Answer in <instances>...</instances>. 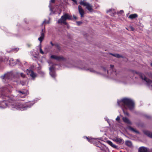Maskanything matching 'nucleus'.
Here are the masks:
<instances>
[{"label": "nucleus", "instance_id": "4be33fe9", "mask_svg": "<svg viewBox=\"0 0 152 152\" xmlns=\"http://www.w3.org/2000/svg\"><path fill=\"white\" fill-rule=\"evenodd\" d=\"M113 140L116 142L121 143L122 142V139L120 138H116L113 139Z\"/></svg>", "mask_w": 152, "mask_h": 152}, {"label": "nucleus", "instance_id": "b1692460", "mask_svg": "<svg viewBox=\"0 0 152 152\" xmlns=\"http://www.w3.org/2000/svg\"><path fill=\"white\" fill-rule=\"evenodd\" d=\"M125 144L129 147L131 146L132 145V143L131 142L129 141H126L125 142Z\"/></svg>", "mask_w": 152, "mask_h": 152}, {"label": "nucleus", "instance_id": "9b49d317", "mask_svg": "<svg viewBox=\"0 0 152 152\" xmlns=\"http://www.w3.org/2000/svg\"><path fill=\"white\" fill-rule=\"evenodd\" d=\"M29 74L28 73V74H29L33 79H34V78L36 77L37 74L36 73H34L32 71L29 70Z\"/></svg>", "mask_w": 152, "mask_h": 152}, {"label": "nucleus", "instance_id": "a211bd4d", "mask_svg": "<svg viewBox=\"0 0 152 152\" xmlns=\"http://www.w3.org/2000/svg\"><path fill=\"white\" fill-rule=\"evenodd\" d=\"M127 128L129 130H130L131 131H132L133 132L136 133L137 134L139 133V132L138 131H137V130H136V129H134L132 127H131L130 126H128L127 127Z\"/></svg>", "mask_w": 152, "mask_h": 152}, {"label": "nucleus", "instance_id": "2eb2a0df", "mask_svg": "<svg viewBox=\"0 0 152 152\" xmlns=\"http://www.w3.org/2000/svg\"><path fill=\"white\" fill-rule=\"evenodd\" d=\"M107 143L109 144L110 145L111 147L113 148H114L118 149V147L115 144H113L112 142L110 140L107 141Z\"/></svg>", "mask_w": 152, "mask_h": 152}, {"label": "nucleus", "instance_id": "a878e982", "mask_svg": "<svg viewBox=\"0 0 152 152\" xmlns=\"http://www.w3.org/2000/svg\"><path fill=\"white\" fill-rule=\"evenodd\" d=\"M110 54L111 55L118 58H119L121 57V56H120L119 54H113V53H110Z\"/></svg>", "mask_w": 152, "mask_h": 152}, {"label": "nucleus", "instance_id": "09e8293b", "mask_svg": "<svg viewBox=\"0 0 152 152\" xmlns=\"http://www.w3.org/2000/svg\"><path fill=\"white\" fill-rule=\"evenodd\" d=\"M104 71H106V69H104Z\"/></svg>", "mask_w": 152, "mask_h": 152}, {"label": "nucleus", "instance_id": "bb28decb", "mask_svg": "<svg viewBox=\"0 0 152 152\" xmlns=\"http://www.w3.org/2000/svg\"><path fill=\"white\" fill-rule=\"evenodd\" d=\"M28 83V81L27 80H23L20 81V83L23 86L25 85L27 83Z\"/></svg>", "mask_w": 152, "mask_h": 152}, {"label": "nucleus", "instance_id": "72a5a7b5", "mask_svg": "<svg viewBox=\"0 0 152 152\" xmlns=\"http://www.w3.org/2000/svg\"><path fill=\"white\" fill-rule=\"evenodd\" d=\"M44 39H38V40L40 42V44L42 42V41H43V40Z\"/></svg>", "mask_w": 152, "mask_h": 152}, {"label": "nucleus", "instance_id": "c756f323", "mask_svg": "<svg viewBox=\"0 0 152 152\" xmlns=\"http://www.w3.org/2000/svg\"><path fill=\"white\" fill-rule=\"evenodd\" d=\"M77 23V25L78 26L80 25L81 23H82V22L81 21H77L76 22Z\"/></svg>", "mask_w": 152, "mask_h": 152}, {"label": "nucleus", "instance_id": "5701e85b", "mask_svg": "<svg viewBox=\"0 0 152 152\" xmlns=\"http://www.w3.org/2000/svg\"><path fill=\"white\" fill-rule=\"evenodd\" d=\"M137 14H131L130 15L129 17V18L131 19H133L136 18H137Z\"/></svg>", "mask_w": 152, "mask_h": 152}, {"label": "nucleus", "instance_id": "f257e3e1", "mask_svg": "<svg viewBox=\"0 0 152 152\" xmlns=\"http://www.w3.org/2000/svg\"><path fill=\"white\" fill-rule=\"evenodd\" d=\"M11 99H10L9 97H6L5 100L1 102L0 104V108H5L9 106L13 110H26L28 108H30L34 103L33 101L29 102L26 103H23L17 102L12 104H8V102L10 103Z\"/></svg>", "mask_w": 152, "mask_h": 152}, {"label": "nucleus", "instance_id": "e433bc0d", "mask_svg": "<svg viewBox=\"0 0 152 152\" xmlns=\"http://www.w3.org/2000/svg\"><path fill=\"white\" fill-rule=\"evenodd\" d=\"M55 0H50V3H54L55 2Z\"/></svg>", "mask_w": 152, "mask_h": 152}, {"label": "nucleus", "instance_id": "39448f33", "mask_svg": "<svg viewBox=\"0 0 152 152\" xmlns=\"http://www.w3.org/2000/svg\"><path fill=\"white\" fill-rule=\"evenodd\" d=\"M17 93L18 97L23 98L25 97L28 94V91L25 89L22 90L21 91L16 90Z\"/></svg>", "mask_w": 152, "mask_h": 152}, {"label": "nucleus", "instance_id": "7ed1b4c3", "mask_svg": "<svg viewBox=\"0 0 152 152\" xmlns=\"http://www.w3.org/2000/svg\"><path fill=\"white\" fill-rule=\"evenodd\" d=\"M2 61H3L5 64L11 66H13L17 64H21L19 59H17L16 62L13 58H10L8 57H5L4 58H0V63Z\"/></svg>", "mask_w": 152, "mask_h": 152}, {"label": "nucleus", "instance_id": "4c0bfd02", "mask_svg": "<svg viewBox=\"0 0 152 152\" xmlns=\"http://www.w3.org/2000/svg\"><path fill=\"white\" fill-rule=\"evenodd\" d=\"M112 11V9H110V10H109L107 11V13H108V12H110L111 11Z\"/></svg>", "mask_w": 152, "mask_h": 152}, {"label": "nucleus", "instance_id": "49530a36", "mask_svg": "<svg viewBox=\"0 0 152 152\" xmlns=\"http://www.w3.org/2000/svg\"><path fill=\"white\" fill-rule=\"evenodd\" d=\"M107 73H109V71H108L107 70Z\"/></svg>", "mask_w": 152, "mask_h": 152}, {"label": "nucleus", "instance_id": "c03bdc74", "mask_svg": "<svg viewBox=\"0 0 152 152\" xmlns=\"http://www.w3.org/2000/svg\"><path fill=\"white\" fill-rule=\"evenodd\" d=\"M120 12H121V13H124V11L123 10H121L120 11Z\"/></svg>", "mask_w": 152, "mask_h": 152}, {"label": "nucleus", "instance_id": "ea45409f", "mask_svg": "<svg viewBox=\"0 0 152 152\" xmlns=\"http://www.w3.org/2000/svg\"><path fill=\"white\" fill-rule=\"evenodd\" d=\"M99 147L100 148L101 150H104V148H103V147L101 148V147Z\"/></svg>", "mask_w": 152, "mask_h": 152}, {"label": "nucleus", "instance_id": "f8f14e48", "mask_svg": "<svg viewBox=\"0 0 152 152\" xmlns=\"http://www.w3.org/2000/svg\"><path fill=\"white\" fill-rule=\"evenodd\" d=\"M140 152H147L148 151L147 148L142 146L140 147L138 149Z\"/></svg>", "mask_w": 152, "mask_h": 152}, {"label": "nucleus", "instance_id": "3c124183", "mask_svg": "<svg viewBox=\"0 0 152 152\" xmlns=\"http://www.w3.org/2000/svg\"><path fill=\"white\" fill-rule=\"evenodd\" d=\"M110 15H111V13L110 14Z\"/></svg>", "mask_w": 152, "mask_h": 152}, {"label": "nucleus", "instance_id": "6ab92c4d", "mask_svg": "<svg viewBox=\"0 0 152 152\" xmlns=\"http://www.w3.org/2000/svg\"><path fill=\"white\" fill-rule=\"evenodd\" d=\"M16 75H17L18 77L20 76L23 78L25 77L26 75L23 73H19V72H17L16 73Z\"/></svg>", "mask_w": 152, "mask_h": 152}, {"label": "nucleus", "instance_id": "20e7f679", "mask_svg": "<svg viewBox=\"0 0 152 152\" xmlns=\"http://www.w3.org/2000/svg\"><path fill=\"white\" fill-rule=\"evenodd\" d=\"M71 15H70L68 13H65L63 15L61 16L60 19H58V23H63L64 25H67L68 24L66 21V20L67 19H71Z\"/></svg>", "mask_w": 152, "mask_h": 152}, {"label": "nucleus", "instance_id": "de8ad7c7", "mask_svg": "<svg viewBox=\"0 0 152 152\" xmlns=\"http://www.w3.org/2000/svg\"><path fill=\"white\" fill-rule=\"evenodd\" d=\"M42 74L43 75L44 74V72H42Z\"/></svg>", "mask_w": 152, "mask_h": 152}, {"label": "nucleus", "instance_id": "f704fd0d", "mask_svg": "<svg viewBox=\"0 0 152 152\" xmlns=\"http://www.w3.org/2000/svg\"><path fill=\"white\" fill-rule=\"evenodd\" d=\"M120 120V118L118 116L117 118H116V120L117 121H119Z\"/></svg>", "mask_w": 152, "mask_h": 152}, {"label": "nucleus", "instance_id": "0eeeda50", "mask_svg": "<svg viewBox=\"0 0 152 152\" xmlns=\"http://www.w3.org/2000/svg\"><path fill=\"white\" fill-rule=\"evenodd\" d=\"M86 138L88 142L91 143H93L95 145H96V142H99L97 139L93 138H89L87 137H84V138Z\"/></svg>", "mask_w": 152, "mask_h": 152}, {"label": "nucleus", "instance_id": "a18cd8bd", "mask_svg": "<svg viewBox=\"0 0 152 152\" xmlns=\"http://www.w3.org/2000/svg\"><path fill=\"white\" fill-rule=\"evenodd\" d=\"M49 7H50V9H51V6H50V4L49 5Z\"/></svg>", "mask_w": 152, "mask_h": 152}, {"label": "nucleus", "instance_id": "6e6552de", "mask_svg": "<svg viewBox=\"0 0 152 152\" xmlns=\"http://www.w3.org/2000/svg\"><path fill=\"white\" fill-rule=\"evenodd\" d=\"M50 58L56 60L58 61L64 60V58L63 56H58L55 55H52L50 56Z\"/></svg>", "mask_w": 152, "mask_h": 152}, {"label": "nucleus", "instance_id": "4468645a", "mask_svg": "<svg viewBox=\"0 0 152 152\" xmlns=\"http://www.w3.org/2000/svg\"><path fill=\"white\" fill-rule=\"evenodd\" d=\"M123 121L125 123H127L129 124H131L132 123L129 121V119L126 117H123L122 118Z\"/></svg>", "mask_w": 152, "mask_h": 152}, {"label": "nucleus", "instance_id": "dca6fc26", "mask_svg": "<svg viewBox=\"0 0 152 152\" xmlns=\"http://www.w3.org/2000/svg\"><path fill=\"white\" fill-rule=\"evenodd\" d=\"M83 69L86 70L87 71H89L91 72L95 73L96 71L93 68H87L86 67H85Z\"/></svg>", "mask_w": 152, "mask_h": 152}, {"label": "nucleus", "instance_id": "aec40b11", "mask_svg": "<svg viewBox=\"0 0 152 152\" xmlns=\"http://www.w3.org/2000/svg\"><path fill=\"white\" fill-rule=\"evenodd\" d=\"M19 50V48H12L11 50H7V53H10L11 52H16Z\"/></svg>", "mask_w": 152, "mask_h": 152}, {"label": "nucleus", "instance_id": "37998d69", "mask_svg": "<svg viewBox=\"0 0 152 152\" xmlns=\"http://www.w3.org/2000/svg\"><path fill=\"white\" fill-rule=\"evenodd\" d=\"M68 67H70V68H71V67H73V66H72V65H70V66H68Z\"/></svg>", "mask_w": 152, "mask_h": 152}, {"label": "nucleus", "instance_id": "7c9ffc66", "mask_svg": "<svg viewBox=\"0 0 152 152\" xmlns=\"http://www.w3.org/2000/svg\"><path fill=\"white\" fill-rule=\"evenodd\" d=\"M40 53L42 54H43L44 53V52L42 50L41 47L40 48Z\"/></svg>", "mask_w": 152, "mask_h": 152}, {"label": "nucleus", "instance_id": "1a4fd4ad", "mask_svg": "<svg viewBox=\"0 0 152 152\" xmlns=\"http://www.w3.org/2000/svg\"><path fill=\"white\" fill-rule=\"evenodd\" d=\"M50 74L51 76L54 77L56 76V74L54 71V68L53 66H52L49 68Z\"/></svg>", "mask_w": 152, "mask_h": 152}, {"label": "nucleus", "instance_id": "79ce46f5", "mask_svg": "<svg viewBox=\"0 0 152 152\" xmlns=\"http://www.w3.org/2000/svg\"><path fill=\"white\" fill-rule=\"evenodd\" d=\"M106 120L107 121V122L109 124V125H110V123H109V119H107Z\"/></svg>", "mask_w": 152, "mask_h": 152}, {"label": "nucleus", "instance_id": "ddd939ff", "mask_svg": "<svg viewBox=\"0 0 152 152\" xmlns=\"http://www.w3.org/2000/svg\"><path fill=\"white\" fill-rule=\"evenodd\" d=\"M144 133L148 137L152 138V132L148 131L145 130L144 131Z\"/></svg>", "mask_w": 152, "mask_h": 152}, {"label": "nucleus", "instance_id": "473e14b6", "mask_svg": "<svg viewBox=\"0 0 152 152\" xmlns=\"http://www.w3.org/2000/svg\"><path fill=\"white\" fill-rule=\"evenodd\" d=\"M110 66L111 69V70L112 71L113 69V68L114 67V65H110Z\"/></svg>", "mask_w": 152, "mask_h": 152}, {"label": "nucleus", "instance_id": "f3484780", "mask_svg": "<svg viewBox=\"0 0 152 152\" xmlns=\"http://www.w3.org/2000/svg\"><path fill=\"white\" fill-rule=\"evenodd\" d=\"M86 7V8L90 12L93 11L92 6L91 4L88 3Z\"/></svg>", "mask_w": 152, "mask_h": 152}, {"label": "nucleus", "instance_id": "f03ea898", "mask_svg": "<svg viewBox=\"0 0 152 152\" xmlns=\"http://www.w3.org/2000/svg\"><path fill=\"white\" fill-rule=\"evenodd\" d=\"M117 103L123 110L124 113L126 115L129 116V113L124 110L125 109H129L130 110H132L134 107V102L132 99L127 98H124L121 100H118Z\"/></svg>", "mask_w": 152, "mask_h": 152}, {"label": "nucleus", "instance_id": "9d476101", "mask_svg": "<svg viewBox=\"0 0 152 152\" xmlns=\"http://www.w3.org/2000/svg\"><path fill=\"white\" fill-rule=\"evenodd\" d=\"M78 10L79 12L80 15L81 17V18L83 17L84 14V11L80 6H78Z\"/></svg>", "mask_w": 152, "mask_h": 152}, {"label": "nucleus", "instance_id": "8fccbe9b", "mask_svg": "<svg viewBox=\"0 0 152 152\" xmlns=\"http://www.w3.org/2000/svg\"><path fill=\"white\" fill-rule=\"evenodd\" d=\"M151 66H152V63H151Z\"/></svg>", "mask_w": 152, "mask_h": 152}, {"label": "nucleus", "instance_id": "c9c22d12", "mask_svg": "<svg viewBox=\"0 0 152 152\" xmlns=\"http://www.w3.org/2000/svg\"><path fill=\"white\" fill-rule=\"evenodd\" d=\"M72 1H73L76 4H77V1L76 0H72Z\"/></svg>", "mask_w": 152, "mask_h": 152}, {"label": "nucleus", "instance_id": "c85d7f7f", "mask_svg": "<svg viewBox=\"0 0 152 152\" xmlns=\"http://www.w3.org/2000/svg\"><path fill=\"white\" fill-rule=\"evenodd\" d=\"M55 46L57 48L58 50H60V47L58 44H55Z\"/></svg>", "mask_w": 152, "mask_h": 152}, {"label": "nucleus", "instance_id": "393cba45", "mask_svg": "<svg viewBox=\"0 0 152 152\" xmlns=\"http://www.w3.org/2000/svg\"><path fill=\"white\" fill-rule=\"evenodd\" d=\"M45 30L44 29H43L42 30L41 36L39 38H44V33L45 32Z\"/></svg>", "mask_w": 152, "mask_h": 152}, {"label": "nucleus", "instance_id": "2f4dec72", "mask_svg": "<svg viewBox=\"0 0 152 152\" xmlns=\"http://www.w3.org/2000/svg\"><path fill=\"white\" fill-rule=\"evenodd\" d=\"M49 23V21L46 22L45 20L43 23Z\"/></svg>", "mask_w": 152, "mask_h": 152}, {"label": "nucleus", "instance_id": "cd10ccee", "mask_svg": "<svg viewBox=\"0 0 152 152\" xmlns=\"http://www.w3.org/2000/svg\"><path fill=\"white\" fill-rule=\"evenodd\" d=\"M126 29L128 30H131L133 31L134 30V28L132 26H130L129 28L128 29L126 28Z\"/></svg>", "mask_w": 152, "mask_h": 152}, {"label": "nucleus", "instance_id": "423d86ee", "mask_svg": "<svg viewBox=\"0 0 152 152\" xmlns=\"http://www.w3.org/2000/svg\"><path fill=\"white\" fill-rule=\"evenodd\" d=\"M14 75H13V73L12 72H8L1 77V78L2 79H5V80H12L14 77Z\"/></svg>", "mask_w": 152, "mask_h": 152}, {"label": "nucleus", "instance_id": "58836bf2", "mask_svg": "<svg viewBox=\"0 0 152 152\" xmlns=\"http://www.w3.org/2000/svg\"><path fill=\"white\" fill-rule=\"evenodd\" d=\"M50 43L52 46H55V44H53L52 42H51Z\"/></svg>", "mask_w": 152, "mask_h": 152}, {"label": "nucleus", "instance_id": "a19ab883", "mask_svg": "<svg viewBox=\"0 0 152 152\" xmlns=\"http://www.w3.org/2000/svg\"><path fill=\"white\" fill-rule=\"evenodd\" d=\"M73 17L74 18V19H77V17H76L75 16V15H74L73 16Z\"/></svg>", "mask_w": 152, "mask_h": 152}, {"label": "nucleus", "instance_id": "412c9836", "mask_svg": "<svg viewBox=\"0 0 152 152\" xmlns=\"http://www.w3.org/2000/svg\"><path fill=\"white\" fill-rule=\"evenodd\" d=\"M88 3H89L87 2L86 1H85L84 0L83 1L81 0L80 2V4L81 5H83L84 6H86Z\"/></svg>", "mask_w": 152, "mask_h": 152}]
</instances>
